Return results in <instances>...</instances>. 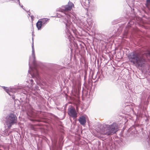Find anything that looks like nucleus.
Returning <instances> with one entry per match:
<instances>
[{
	"label": "nucleus",
	"instance_id": "21",
	"mask_svg": "<svg viewBox=\"0 0 150 150\" xmlns=\"http://www.w3.org/2000/svg\"><path fill=\"white\" fill-rule=\"evenodd\" d=\"M1 145H0V147H1ZM0 150H1V149H0Z\"/></svg>",
	"mask_w": 150,
	"mask_h": 150
},
{
	"label": "nucleus",
	"instance_id": "3",
	"mask_svg": "<svg viewBox=\"0 0 150 150\" xmlns=\"http://www.w3.org/2000/svg\"><path fill=\"white\" fill-rule=\"evenodd\" d=\"M145 56L147 58L150 59V50L144 52V55L136 52H131L128 55V58L133 64H136L138 67H142L146 62Z\"/></svg>",
	"mask_w": 150,
	"mask_h": 150
},
{
	"label": "nucleus",
	"instance_id": "2",
	"mask_svg": "<svg viewBox=\"0 0 150 150\" xmlns=\"http://www.w3.org/2000/svg\"><path fill=\"white\" fill-rule=\"evenodd\" d=\"M32 48V55L30 57L29 62V70L28 71V72L31 75L32 78H34L35 77H39L38 69L39 68H42V64L41 62H37L35 60L33 42Z\"/></svg>",
	"mask_w": 150,
	"mask_h": 150
},
{
	"label": "nucleus",
	"instance_id": "15",
	"mask_svg": "<svg viewBox=\"0 0 150 150\" xmlns=\"http://www.w3.org/2000/svg\"><path fill=\"white\" fill-rule=\"evenodd\" d=\"M4 134L6 136H8L9 134V133L7 130H5V132L4 133Z\"/></svg>",
	"mask_w": 150,
	"mask_h": 150
},
{
	"label": "nucleus",
	"instance_id": "19",
	"mask_svg": "<svg viewBox=\"0 0 150 150\" xmlns=\"http://www.w3.org/2000/svg\"><path fill=\"white\" fill-rule=\"evenodd\" d=\"M20 6L21 7V8H22L23 9L25 10V9H24V8H23V5H21H21H20Z\"/></svg>",
	"mask_w": 150,
	"mask_h": 150
},
{
	"label": "nucleus",
	"instance_id": "14",
	"mask_svg": "<svg viewBox=\"0 0 150 150\" xmlns=\"http://www.w3.org/2000/svg\"><path fill=\"white\" fill-rule=\"evenodd\" d=\"M87 23L89 26H91L93 25V21L91 18H89L88 19V21H87Z\"/></svg>",
	"mask_w": 150,
	"mask_h": 150
},
{
	"label": "nucleus",
	"instance_id": "20",
	"mask_svg": "<svg viewBox=\"0 0 150 150\" xmlns=\"http://www.w3.org/2000/svg\"><path fill=\"white\" fill-rule=\"evenodd\" d=\"M18 3L19 5H20V2L19 0H18Z\"/></svg>",
	"mask_w": 150,
	"mask_h": 150
},
{
	"label": "nucleus",
	"instance_id": "11",
	"mask_svg": "<svg viewBox=\"0 0 150 150\" xmlns=\"http://www.w3.org/2000/svg\"><path fill=\"white\" fill-rule=\"evenodd\" d=\"M134 22L132 21H130L128 23L127 25V29L125 30V35H126L127 34L129 30H127V29L128 28L129 29V27H131V25H133L134 24Z\"/></svg>",
	"mask_w": 150,
	"mask_h": 150
},
{
	"label": "nucleus",
	"instance_id": "17",
	"mask_svg": "<svg viewBox=\"0 0 150 150\" xmlns=\"http://www.w3.org/2000/svg\"><path fill=\"white\" fill-rule=\"evenodd\" d=\"M146 2L147 4H150V0H146Z\"/></svg>",
	"mask_w": 150,
	"mask_h": 150
},
{
	"label": "nucleus",
	"instance_id": "1",
	"mask_svg": "<svg viewBox=\"0 0 150 150\" xmlns=\"http://www.w3.org/2000/svg\"><path fill=\"white\" fill-rule=\"evenodd\" d=\"M74 4L71 2H69L68 4L65 6H63L61 8L58 9L59 11L60 12L59 13H57V16L58 18H60V21L62 22L66 25V29L65 30L66 35V38H67L70 41L72 35L70 32V30L71 29L72 23L71 21V16L68 14V12L71 10Z\"/></svg>",
	"mask_w": 150,
	"mask_h": 150
},
{
	"label": "nucleus",
	"instance_id": "7",
	"mask_svg": "<svg viewBox=\"0 0 150 150\" xmlns=\"http://www.w3.org/2000/svg\"><path fill=\"white\" fill-rule=\"evenodd\" d=\"M4 90L10 96H12V98L14 99L15 98V96L14 95L13 93L14 92L16 93L17 92L19 91H19L20 90L21 88H18L17 89L15 88H8L5 86H2Z\"/></svg>",
	"mask_w": 150,
	"mask_h": 150
},
{
	"label": "nucleus",
	"instance_id": "6",
	"mask_svg": "<svg viewBox=\"0 0 150 150\" xmlns=\"http://www.w3.org/2000/svg\"><path fill=\"white\" fill-rule=\"evenodd\" d=\"M6 120V127L10 129L12 125L17 123V118L15 114L11 113L8 115Z\"/></svg>",
	"mask_w": 150,
	"mask_h": 150
},
{
	"label": "nucleus",
	"instance_id": "12",
	"mask_svg": "<svg viewBox=\"0 0 150 150\" xmlns=\"http://www.w3.org/2000/svg\"><path fill=\"white\" fill-rule=\"evenodd\" d=\"M41 22L43 26L44 27L47 24L48 22L49 19L47 18H44L42 19H39Z\"/></svg>",
	"mask_w": 150,
	"mask_h": 150
},
{
	"label": "nucleus",
	"instance_id": "4",
	"mask_svg": "<svg viewBox=\"0 0 150 150\" xmlns=\"http://www.w3.org/2000/svg\"><path fill=\"white\" fill-rule=\"evenodd\" d=\"M101 130V133L107 135H111L115 133L118 128L117 124L113 122L111 125L105 124Z\"/></svg>",
	"mask_w": 150,
	"mask_h": 150
},
{
	"label": "nucleus",
	"instance_id": "16",
	"mask_svg": "<svg viewBox=\"0 0 150 150\" xmlns=\"http://www.w3.org/2000/svg\"><path fill=\"white\" fill-rule=\"evenodd\" d=\"M78 22H79L81 25H84V22H83L82 21L80 20L79 21H78Z\"/></svg>",
	"mask_w": 150,
	"mask_h": 150
},
{
	"label": "nucleus",
	"instance_id": "10",
	"mask_svg": "<svg viewBox=\"0 0 150 150\" xmlns=\"http://www.w3.org/2000/svg\"><path fill=\"white\" fill-rule=\"evenodd\" d=\"M78 121L82 125H84L86 122V117L83 116L80 117Z\"/></svg>",
	"mask_w": 150,
	"mask_h": 150
},
{
	"label": "nucleus",
	"instance_id": "9",
	"mask_svg": "<svg viewBox=\"0 0 150 150\" xmlns=\"http://www.w3.org/2000/svg\"><path fill=\"white\" fill-rule=\"evenodd\" d=\"M26 82V85L29 88H30L32 87L34 84V83L33 80L31 78H30L27 79Z\"/></svg>",
	"mask_w": 150,
	"mask_h": 150
},
{
	"label": "nucleus",
	"instance_id": "18",
	"mask_svg": "<svg viewBox=\"0 0 150 150\" xmlns=\"http://www.w3.org/2000/svg\"><path fill=\"white\" fill-rule=\"evenodd\" d=\"M30 17H31V18L32 19H33V18H34V17L33 16H30Z\"/></svg>",
	"mask_w": 150,
	"mask_h": 150
},
{
	"label": "nucleus",
	"instance_id": "8",
	"mask_svg": "<svg viewBox=\"0 0 150 150\" xmlns=\"http://www.w3.org/2000/svg\"><path fill=\"white\" fill-rule=\"evenodd\" d=\"M67 113L68 115L74 119L76 118L77 116V113L74 108L71 107L69 108Z\"/></svg>",
	"mask_w": 150,
	"mask_h": 150
},
{
	"label": "nucleus",
	"instance_id": "5",
	"mask_svg": "<svg viewBox=\"0 0 150 150\" xmlns=\"http://www.w3.org/2000/svg\"><path fill=\"white\" fill-rule=\"evenodd\" d=\"M22 110L25 112L29 118H31L30 120L32 121H36L35 119L36 116L35 113L33 111V109L31 105L28 103H26L22 107Z\"/></svg>",
	"mask_w": 150,
	"mask_h": 150
},
{
	"label": "nucleus",
	"instance_id": "13",
	"mask_svg": "<svg viewBox=\"0 0 150 150\" xmlns=\"http://www.w3.org/2000/svg\"><path fill=\"white\" fill-rule=\"evenodd\" d=\"M40 20H39L38 22L36 24V25L38 30H40L41 29L42 27H44L43 26Z\"/></svg>",
	"mask_w": 150,
	"mask_h": 150
},
{
	"label": "nucleus",
	"instance_id": "22",
	"mask_svg": "<svg viewBox=\"0 0 150 150\" xmlns=\"http://www.w3.org/2000/svg\"><path fill=\"white\" fill-rule=\"evenodd\" d=\"M28 15H29V16H30V14L29 13H28Z\"/></svg>",
	"mask_w": 150,
	"mask_h": 150
}]
</instances>
